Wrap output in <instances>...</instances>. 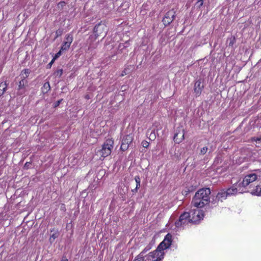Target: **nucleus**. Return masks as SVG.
I'll use <instances>...</instances> for the list:
<instances>
[{
    "instance_id": "obj_1",
    "label": "nucleus",
    "mask_w": 261,
    "mask_h": 261,
    "mask_svg": "<svg viewBox=\"0 0 261 261\" xmlns=\"http://www.w3.org/2000/svg\"><path fill=\"white\" fill-rule=\"evenodd\" d=\"M203 216L202 211L194 207L189 212H185L182 214L178 220L175 223V225L178 230H181L189 223H197L203 218Z\"/></svg>"
},
{
    "instance_id": "obj_2",
    "label": "nucleus",
    "mask_w": 261,
    "mask_h": 261,
    "mask_svg": "<svg viewBox=\"0 0 261 261\" xmlns=\"http://www.w3.org/2000/svg\"><path fill=\"white\" fill-rule=\"evenodd\" d=\"M211 190L210 188H202L195 193L192 201V205L197 208H201L208 203L210 200Z\"/></svg>"
},
{
    "instance_id": "obj_3",
    "label": "nucleus",
    "mask_w": 261,
    "mask_h": 261,
    "mask_svg": "<svg viewBox=\"0 0 261 261\" xmlns=\"http://www.w3.org/2000/svg\"><path fill=\"white\" fill-rule=\"evenodd\" d=\"M113 147L114 141L112 139H109L106 140L99 151L100 156L106 158L110 155Z\"/></svg>"
},
{
    "instance_id": "obj_4",
    "label": "nucleus",
    "mask_w": 261,
    "mask_h": 261,
    "mask_svg": "<svg viewBox=\"0 0 261 261\" xmlns=\"http://www.w3.org/2000/svg\"><path fill=\"white\" fill-rule=\"evenodd\" d=\"M164 256V252L158 247L156 249L148 253L145 257L147 261H162Z\"/></svg>"
},
{
    "instance_id": "obj_5",
    "label": "nucleus",
    "mask_w": 261,
    "mask_h": 261,
    "mask_svg": "<svg viewBox=\"0 0 261 261\" xmlns=\"http://www.w3.org/2000/svg\"><path fill=\"white\" fill-rule=\"evenodd\" d=\"M258 175L256 173L251 172L247 174L244 177L243 181L240 182L242 187H246L249 186L250 188L252 183L257 180Z\"/></svg>"
},
{
    "instance_id": "obj_6",
    "label": "nucleus",
    "mask_w": 261,
    "mask_h": 261,
    "mask_svg": "<svg viewBox=\"0 0 261 261\" xmlns=\"http://www.w3.org/2000/svg\"><path fill=\"white\" fill-rule=\"evenodd\" d=\"M228 196L234 195L238 193H242L244 192L241 184L236 183L231 187L226 190Z\"/></svg>"
},
{
    "instance_id": "obj_7",
    "label": "nucleus",
    "mask_w": 261,
    "mask_h": 261,
    "mask_svg": "<svg viewBox=\"0 0 261 261\" xmlns=\"http://www.w3.org/2000/svg\"><path fill=\"white\" fill-rule=\"evenodd\" d=\"M172 243V235L168 233L165 237L164 240L158 246L159 249H161L162 251L170 247Z\"/></svg>"
},
{
    "instance_id": "obj_8",
    "label": "nucleus",
    "mask_w": 261,
    "mask_h": 261,
    "mask_svg": "<svg viewBox=\"0 0 261 261\" xmlns=\"http://www.w3.org/2000/svg\"><path fill=\"white\" fill-rule=\"evenodd\" d=\"M175 17V12L173 9L167 12L163 19V22L166 26L169 25Z\"/></svg>"
},
{
    "instance_id": "obj_9",
    "label": "nucleus",
    "mask_w": 261,
    "mask_h": 261,
    "mask_svg": "<svg viewBox=\"0 0 261 261\" xmlns=\"http://www.w3.org/2000/svg\"><path fill=\"white\" fill-rule=\"evenodd\" d=\"M133 140V136L132 134H129L125 136L122 140L120 149L122 151L127 150L129 147V145L132 142Z\"/></svg>"
},
{
    "instance_id": "obj_10",
    "label": "nucleus",
    "mask_w": 261,
    "mask_h": 261,
    "mask_svg": "<svg viewBox=\"0 0 261 261\" xmlns=\"http://www.w3.org/2000/svg\"><path fill=\"white\" fill-rule=\"evenodd\" d=\"M184 130L181 128H179L178 132H176L174 135L173 140L177 143H179L184 139Z\"/></svg>"
},
{
    "instance_id": "obj_11",
    "label": "nucleus",
    "mask_w": 261,
    "mask_h": 261,
    "mask_svg": "<svg viewBox=\"0 0 261 261\" xmlns=\"http://www.w3.org/2000/svg\"><path fill=\"white\" fill-rule=\"evenodd\" d=\"M106 27L101 23H98L96 24L94 28V33L95 35L97 37L100 36L103 32L106 30Z\"/></svg>"
},
{
    "instance_id": "obj_12",
    "label": "nucleus",
    "mask_w": 261,
    "mask_h": 261,
    "mask_svg": "<svg viewBox=\"0 0 261 261\" xmlns=\"http://www.w3.org/2000/svg\"><path fill=\"white\" fill-rule=\"evenodd\" d=\"M27 80H23L21 79L19 81L18 85V92L19 94L22 95L24 94L25 92V87L28 84Z\"/></svg>"
},
{
    "instance_id": "obj_13",
    "label": "nucleus",
    "mask_w": 261,
    "mask_h": 261,
    "mask_svg": "<svg viewBox=\"0 0 261 261\" xmlns=\"http://www.w3.org/2000/svg\"><path fill=\"white\" fill-rule=\"evenodd\" d=\"M203 86L201 84L200 80L196 81L194 85V92L196 96H199L201 93Z\"/></svg>"
},
{
    "instance_id": "obj_14",
    "label": "nucleus",
    "mask_w": 261,
    "mask_h": 261,
    "mask_svg": "<svg viewBox=\"0 0 261 261\" xmlns=\"http://www.w3.org/2000/svg\"><path fill=\"white\" fill-rule=\"evenodd\" d=\"M228 196L226 190L223 189L217 194L216 199L219 201H222L223 200L226 199Z\"/></svg>"
},
{
    "instance_id": "obj_15",
    "label": "nucleus",
    "mask_w": 261,
    "mask_h": 261,
    "mask_svg": "<svg viewBox=\"0 0 261 261\" xmlns=\"http://www.w3.org/2000/svg\"><path fill=\"white\" fill-rule=\"evenodd\" d=\"M251 194L254 195L261 196V181L252 190Z\"/></svg>"
},
{
    "instance_id": "obj_16",
    "label": "nucleus",
    "mask_w": 261,
    "mask_h": 261,
    "mask_svg": "<svg viewBox=\"0 0 261 261\" xmlns=\"http://www.w3.org/2000/svg\"><path fill=\"white\" fill-rule=\"evenodd\" d=\"M31 70L29 69H24L22 70L20 74V79L23 80H27L26 79L29 76Z\"/></svg>"
},
{
    "instance_id": "obj_17",
    "label": "nucleus",
    "mask_w": 261,
    "mask_h": 261,
    "mask_svg": "<svg viewBox=\"0 0 261 261\" xmlns=\"http://www.w3.org/2000/svg\"><path fill=\"white\" fill-rule=\"evenodd\" d=\"M51 232H53V233L50 235L49 241L50 243H53L55 239L59 237V232L58 230H56L54 228L51 230Z\"/></svg>"
},
{
    "instance_id": "obj_18",
    "label": "nucleus",
    "mask_w": 261,
    "mask_h": 261,
    "mask_svg": "<svg viewBox=\"0 0 261 261\" xmlns=\"http://www.w3.org/2000/svg\"><path fill=\"white\" fill-rule=\"evenodd\" d=\"M50 90V86L48 82H45L41 88V91L43 94L47 93Z\"/></svg>"
},
{
    "instance_id": "obj_19",
    "label": "nucleus",
    "mask_w": 261,
    "mask_h": 261,
    "mask_svg": "<svg viewBox=\"0 0 261 261\" xmlns=\"http://www.w3.org/2000/svg\"><path fill=\"white\" fill-rule=\"evenodd\" d=\"M7 88V84L6 82L0 83V96L4 94Z\"/></svg>"
},
{
    "instance_id": "obj_20",
    "label": "nucleus",
    "mask_w": 261,
    "mask_h": 261,
    "mask_svg": "<svg viewBox=\"0 0 261 261\" xmlns=\"http://www.w3.org/2000/svg\"><path fill=\"white\" fill-rule=\"evenodd\" d=\"M152 247V245L151 244V243H149L148 245H147L145 248L139 253L140 254H142L143 256H145L147 255H146V253L150 250Z\"/></svg>"
},
{
    "instance_id": "obj_21",
    "label": "nucleus",
    "mask_w": 261,
    "mask_h": 261,
    "mask_svg": "<svg viewBox=\"0 0 261 261\" xmlns=\"http://www.w3.org/2000/svg\"><path fill=\"white\" fill-rule=\"evenodd\" d=\"M73 35L71 34H68L66 35L64 42H66L71 44L73 41Z\"/></svg>"
},
{
    "instance_id": "obj_22",
    "label": "nucleus",
    "mask_w": 261,
    "mask_h": 261,
    "mask_svg": "<svg viewBox=\"0 0 261 261\" xmlns=\"http://www.w3.org/2000/svg\"><path fill=\"white\" fill-rule=\"evenodd\" d=\"M145 256L142 255V254H139L134 259V261H147L146 258L145 259Z\"/></svg>"
},
{
    "instance_id": "obj_23",
    "label": "nucleus",
    "mask_w": 261,
    "mask_h": 261,
    "mask_svg": "<svg viewBox=\"0 0 261 261\" xmlns=\"http://www.w3.org/2000/svg\"><path fill=\"white\" fill-rule=\"evenodd\" d=\"M70 45L71 44L68 43L67 42L64 41L63 44L62 46L61 49L62 50V51L67 50L69 48Z\"/></svg>"
},
{
    "instance_id": "obj_24",
    "label": "nucleus",
    "mask_w": 261,
    "mask_h": 261,
    "mask_svg": "<svg viewBox=\"0 0 261 261\" xmlns=\"http://www.w3.org/2000/svg\"><path fill=\"white\" fill-rule=\"evenodd\" d=\"M135 180L136 182L137 188H139L140 187L141 179L139 176H136L135 177Z\"/></svg>"
},
{
    "instance_id": "obj_25",
    "label": "nucleus",
    "mask_w": 261,
    "mask_h": 261,
    "mask_svg": "<svg viewBox=\"0 0 261 261\" xmlns=\"http://www.w3.org/2000/svg\"><path fill=\"white\" fill-rule=\"evenodd\" d=\"M229 46H232L236 42V39L234 37H231L229 39Z\"/></svg>"
},
{
    "instance_id": "obj_26",
    "label": "nucleus",
    "mask_w": 261,
    "mask_h": 261,
    "mask_svg": "<svg viewBox=\"0 0 261 261\" xmlns=\"http://www.w3.org/2000/svg\"><path fill=\"white\" fill-rule=\"evenodd\" d=\"M207 150L208 148L207 147H203L201 149L200 154L201 155H204L206 153Z\"/></svg>"
},
{
    "instance_id": "obj_27",
    "label": "nucleus",
    "mask_w": 261,
    "mask_h": 261,
    "mask_svg": "<svg viewBox=\"0 0 261 261\" xmlns=\"http://www.w3.org/2000/svg\"><path fill=\"white\" fill-rule=\"evenodd\" d=\"M203 4V0H198L195 4L197 8H200Z\"/></svg>"
},
{
    "instance_id": "obj_28",
    "label": "nucleus",
    "mask_w": 261,
    "mask_h": 261,
    "mask_svg": "<svg viewBox=\"0 0 261 261\" xmlns=\"http://www.w3.org/2000/svg\"><path fill=\"white\" fill-rule=\"evenodd\" d=\"M252 141H255L256 143H261V136L259 137H253L252 138Z\"/></svg>"
},
{
    "instance_id": "obj_29",
    "label": "nucleus",
    "mask_w": 261,
    "mask_h": 261,
    "mask_svg": "<svg viewBox=\"0 0 261 261\" xmlns=\"http://www.w3.org/2000/svg\"><path fill=\"white\" fill-rule=\"evenodd\" d=\"M149 142H147V141H143L142 142V145L144 148L148 147L149 146Z\"/></svg>"
},
{
    "instance_id": "obj_30",
    "label": "nucleus",
    "mask_w": 261,
    "mask_h": 261,
    "mask_svg": "<svg viewBox=\"0 0 261 261\" xmlns=\"http://www.w3.org/2000/svg\"><path fill=\"white\" fill-rule=\"evenodd\" d=\"M63 33V31L62 30L59 29L57 30L56 32V34L57 35L56 38L58 37L59 36H61Z\"/></svg>"
},
{
    "instance_id": "obj_31",
    "label": "nucleus",
    "mask_w": 261,
    "mask_h": 261,
    "mask_svg": "<svg viewBox=\"0 0 261 261\" xmlns=\"http://www.w3.org/2000/svg\"><path fill=\"white\" fill-rule=\"evenodd\" d=\"M62 51V50H61V49L55 55V57L53 58L55 59V60H56L58 58H59L61 55Z\"/></svg>"
},
{
    "instance_id": "obj_32",
    "label": "nucleus",
    "mask_w": 261,
    "mask_h": 261,
    "mask_svg": "<svg viewBox=\"0 0 261 261\" xmlns=\"http://www.w3.org/2000/svg\"><path fill=\"white\" fill-rule=\"evenodd\" d=\"M62 73H63V70L62 69L58 70L56 72V75H59V76H61L62 75Z\"/></svg>"
},
{
    "instance_id": "obj_33",
    "label": "nucleus",
    "mask_w": 261,
    "mask_h": 261,
    "mask_svg": "<svg viewBox=\"0 0 261 261\" xmlns=\"http://www.w3.org/2000/svg\"><path fill=\"white\" fill-rule=\"evenodd\" d=\"M155 138V134L154 133H151L149 136V139L150 140H154Z\"/></svg>"
},
{
    "instance_id": "obj_34",
    "label": "nucleus",
    "mask_w": 261,
    "mask_h": 261,
    "mask_svg": "<svg viewBox=\"0 0 261 261\" xmlns=\"http://www.w3.org/2000/svg\"><path fill=\"white\" fill-rule=\"evenodd\" d=\"M66 3L65 2H60L58 4V6L63 7L64 6H65L66 5Z\"/></svg>"
},
{
    "instance_id": "obj_35",
    "label": "nucleus",
    "mask_w": 261,
    "mask_h": 261,
    "mask_svg": "<svg viewBox=\"0 0 261 261\" xmlns=\"http://www.w3.org/2000/svg\"><path fill=\"white\" fill-rule=\"evenodd\" d=\"M219 162H221V158L219 156H217L215 159V162L216 163H218Z\"/></svg>"
},
{
    "instance_id": "obj_36",
    "label": "nucleus",
    "mask_w": 261,
    "mask_h": 261,
    "mask_svg": "<svg viewBox=\"0 0 261 261\" xmlns=\"http://www.w3.org/2000/svg\"><path fill=\"white\" fill-rule=\"evenodd\" d=\"M55 61V60L54 58L51 60V61L50 62V63L47 65V66H48V68H50L51 67L52 64L54 63Z\"/></svg>"
},
{
    "instance_id": "obj_37",
    "label": "nucleus",
    "mask_w": 261,
    "mask_h": 261,
    "mask_svg": "<svg viewBox=\"0 0 261 261\" xmlns=\"http://www.w3.org/2000/svg\"><path fill=\"white\" fill-rule=\"evenodd\" d=\"M61 101H62V99L59 100L57 101H56V103H55V107H57L59 106L60 105V104L61 103Z\"/></svg>"
},
{
    "instance_id": "obj_38",
    "label": "nucleus",
    "mask_w": 261,
    "mask_h": 261,
    "mask_svg": "<svg viewBox=\"0 0 261 261\" xmlns=\"http://www.w3.org/2000/svg\"><path fill=\"white\" fill-rule=\"evenodd\" d=\"M31 164V163L30 162H27L25 164V165H24V167H27V168H28L29 165Z\"/></svg>"
},
{
    "instance_id": "obj_39",
    "label": "nucleus",
    "mask_w": 261,
    "mask_h": 261,
    "mask_svg": "<svg viewBox=\"0 0 261 261\" xmlns=\"http://www.w3.org/2000/svg\"><path fill=\"white\" fill-rule=\"evenodd\" d=\"M138 189L139 188H137V187H136V188L132 190V192L136 193L137 192Z\"/></svg>"
},
{
    "instance_id": "obj_40",
    "label": "nucleus",
    "mask_w": 261,
    "mask_h": 261,
    "mask_svg": "<svg viewBox=\"0 0 261 261\" xmlns=\"http://www.w3.org/2000/svg\"><path fill=\"white\" fill-rule=\"evenodd\" d=\"M60 261H68V260L65 257H63Z\"/></svg>"
},
{
    "instance_id": "obj_41",
    "label": "nucleus",
    "mask_w": 261,
    "mask_h": 261,
    "mask_svg": "<svg viewBox=\"0 0 261 261\" xmlns=\"http://www.w3.org/2000/svg\"><path fill=\"white\" fill-rule=\"evenodd\" d=\"M125 74H126V69H125V70L123 71V72H122V76H123L124 75H125Z\"/></svg>"
},
{
    "instance_id": "obj_42",
    "label": "nucleus",
    "mask_w": 261,
    "mask_h": 261,
    "mask_svg": "<svg viewBox=\"0 0 261 261\" xmlns=\"http://www.w3.org/2000/svg\"><path fill=\"white\" fill-rule=\"evenodd\" d=\"M86 98H89V97H88V96H87L86 97Z\"/></svg>"
}]
</instances>
